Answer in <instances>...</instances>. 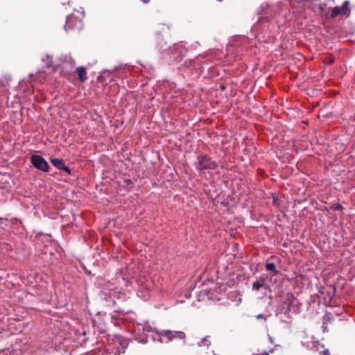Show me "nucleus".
I'll return each mask as SVG.
<instances>
[{"label": "nucleus", "mask_w": 355, "mask_h": 355, "mask_svg": "<svg viewBox=\"0 0 355 355\" xmlns=\"http://www.w3.org/2000/svg\"><path fill=\"white\" fill-rule=\"evenodd\" d=\"M159 340L161 343H166L172 340L173 338L184 339L185 334L183 331H173L170 330H162L157 332Z\"/></svg>", "instance_id": "nucleus-2"}, {"label": "nucleus", "mask_w": 355, "mask_h": 355, "mask_svg": "<svg viewBox=\"0 0 355 355\" xmlns=\"http://www.w3.org/2000/svg\"><path fill=\"white\" fill-rule=\"evenodd\" d=\"M252 355H268V352H265V353H262L261 354H253Z\"/></svg>", "instance_id": "nucleus-16"}, {"label": "nucleus", "mask_w": 355, "mask_h": 355, "mask_svg": "<svg viewBox=\"0 0 355 355\" xmlns=\"http://www.w3.org/2000/svg\"><path fill=\"white\" fill-rule=\"evenodd\" d=\"M334 210H341L343 209V206L340 203H335L331 207Z\"/></svg>", "instance_id": "nucleus-13"}, {"label": "nucleus", "mask_w": 355, "mask_h": 355, "mask_svg": "<svg viewBox=\"0 0 355 355\" xmlns=\"http://www.w3.org/2000/svg\"><path fill=\"white\" fill-rule=\"evenodd\" d=\"M295 298L293 295H291L285 300V304L287 305V310L285 311V313L288 314V318H291L292 314H295L299 309L295 304Z\"/></svg>", "instance_id": "nucleus-5"}, {"label": "nucleus", "mask_w": 355, "mask_h": 355, "mask_svg": "<svg viewBox=\"0 0 355 355\" xmlns=\"http://www.w3.org/2000/svg\"><path fill=\"white\" fill-rule=\"evenodd\" d=\"M320 348L323 349L324 346L322 345L320 347V346L318 345L317 347V350L319 352L320 354H321L322 355H330V352L328 349H320Z\"/></svg>", "instance_id": "nucleus-11"}, {"label": "nucleus", "mask_w": 355, "mask_h": 355, "mask_svg": "<svg viewBox=\"0 0 355 355\" xmlns=\"http://www.w3.org/2000/svg\"><path fill=\"white\" fill-rule=\"evenodd\" d=\"M331 114V112L330 113H327L326 114L323 115L322 117H329Z\"/></svg>", "instance_id": "nucleus-15"}, {"label": "nucleus", "mask_w": 355, "mask_h": 355, "mask_svg": "<svg viewBox=\"0 0 355 355\" xmlns=\"http://www.w3.org/2000/svg\"><path fill=\"white\" fill-rule=\"evenodd\" d=\"M257 319H263V320H266V317L264 315H263V314L257 315Z\"/></svg>", "instance_id": "nucleus-14"}, {"label": "nucleus", "mask_w": 355, "mask_h": 355, "mask_svg": "<svg viewBox=\"0 0 355 355\" xmlns=\"http://www.w3.org/2000/svg\"><path fill=\"white\" fill-rule=\"evenodd\" d=\"M32 165L37 169L43 172H49V165L48 162L40 155H32L31 157Z\"/></svg>", "instance_id": "nucleus-3"}, {"label": "nucleus", "mask_w": 355, "mask_h": 355, "mask_svg": "<svg viewBox=\"0 0 355 355\" xmlns=\"http://www.w3.org/2000/svg\"><path fill=\"white\" fill-rule=\"evenodd\" d=\"M51 162L58 169L63 170L68 175L71 174L70 168L64 164V162L62 159L58 158H51Z\"/></svg>", "instance_id": "nucleus-7"}, {"label": "nucleus", "mask_w": 355, "mask_h": 355, "mask_svg": "<svg viewBox=\"0 0 355 355\" xmlns=\"http://www.w3.org/2000/svg\"><path fill=\"white\" fill-rule=\"evenodd\" d=\"M261 288H267V286L265 284V279L264 278H260L259 280L254 282L252 284V290L258 291Z\"/></svg>", "instance_id": "nucleus-8"}, {"label": "nucleus", "mask_w": 355, "mask_h": 355, "mask_svg": "<svg viewBox=\"0 0 355 355\" xmlns=\"http://www.w3.org/2000/svg\"><path fill=\"white\" fill-rule=\"evenodd\" d=\"M266 268L267 270L272 272L273 275H277L279 273L278 270L276 268L275 264L273 263H267L266 264Z\"/></svg>", "instance_id": "nucleus-10"}, {"label": "nucleus", "mask_w": 355, "mask_h": 355, "mask_svg": "<svg viewBox=\"0 0 355 355\" xmlns=\"http://www.w3.org/2000/svg\"><path fill=\"white\" fill-rule=\"evenodd\" d=\"M150 0H142L143 2H144L145 3H147L149 2Z\"/></svg>", "instance_id": "nucleus-17"}, {"label": "nucleus", "mask_w": 355, "mask_h": 355, "mask_svg": "<svg viewBox=\"0 0 355 355\" xmlns=\"http://www.w3.org/2000/svg\"><path fill=\"white\" fill-rule=\"evenodd\" d=\"M78 78L81 82H84L87 79L85 69L83 67H79L76 69Z\"/></svg>", "instance_id": "nucleus-9"}, {"label": "nucleus", "mask_w": 355, "mask_h": 355, "mask_svg": "<svg viewBox=\"0 0 355 355\" xmlns=\"http://www.w3.org/2000/svg\"><path fill=\"white\" fill-rule=\"evenodd\" d=\"M217 166V163L207 155H200L197 157L196 168L199 171L213 170Z\"/></svg>", "instance_id": "nucleus-1"}, {"label": "nucleus", "mask_w": 355, "mask_h": 355, "mask_svg": "<svg viewBox=\"0 0 355 355\" xmlns=\"http://www.w3.org/2000/svg\"><path fill=\"white\" fill-rule=\"evenodd\" d=\"M209 337L207 336L202 339L201 343L203 346L209 347L210 345Z\"/></svg>", "instance_id": "nucleus-12"}, {"label": "nucleus", "mask_w": 355, "mask_h": 355, "mask_svg": "<svg viewBox=\"0 0 355 355\" xmlns=\"http://www.w3.org/2000/svg\"><path fill=\"white\" fill-rule=\"evenodd\" d=\"M82 26L81 19H78L73 15H70L67 17L64 29L67 32L75 28L79 29Z\"/></svg>", "instance_id": "nucleus-4"}, {"label": "nucleus", "mask_w": 355, "mask_h": 355, "mask_svg": "<svg viewBox=\"0 0 355 355\" xmlns=\"http://www.w3.org/2000/svg\"><path fill=\"white\" fill-rule=\"evenodd\" d=\"M318 116V118H319V119L321 117L320 114H318V116Z\"/></svg>", "instance_id": "nucleus-18"}, {"label": "nucleus", "mask_w": 355, "mask_h": 355, "mask_svg": "<svg viewBox=\"0 0 355 355\" xmlns=\"http://www.w3.org/2000/svg\"><path fill=\"white\" fill-rule=\"evenodd\" d=\"M349 1H345L341 7H334L331 10V18H336L338 15H346L349 12Z\"/></svg>", "instance_id": "nucleus-6"}]
</instances>
